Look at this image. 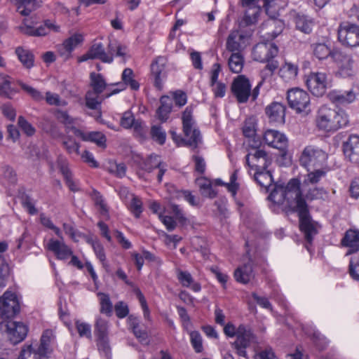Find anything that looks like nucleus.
<instances>
[{
    "label": "nucleus",
    "instance_id": "obj_1",
    "mask_svg": "<svg viewBox=\"0 0 359 359\" xmlns=\"http://www.w3.org/2000/svg\"><path fill=\"white\" fill-rule=\"evenodd\" d=\"M268 198L273 203L284 205L288 210L298 213L300 229L304 232L305 239L311 243L313 236L317 233V229L302 196L299 181L292 179L285 186L275 184Z\"/></svg>",
    "mask_w": 359,
    "mask_h": 359
},
{
    "label": "nucleus",
    "instance_id": "obj_2",
    "mask_svg": "<svg viewBox=\"0 0 359 359\" xmlns=\"http://www.w3.org/2000/svg\"><path fill=\"white\" fill-rule=\"evenodd\" d=\"M316 122L320 130L334 132L346 127L349 123V118L344 110L337 111L327 106H322L318 111Z\"/></svg>",
    "mask_w": 359,
    "mask_h": 359
},
{
    "label": "nucleus",
    "instance_id": "obj_3",
    "mask_svg": "<svg viewBox=\"0 0 359 359\" xmlns=\"http://www.w3.org/2000/svg\"><path fill=\"white\" fill-rule=\"evenodd\" d=\"M259 140H253L250 144L252 149L245 156L246 164L252 170H266L271 163L270 156L263 149L259 148Z\"/></svg>",
    "mask_w": 359,
    "mask_h": 359
},
{
    "label": "nucleus",
    "instance_id": "obj_4",
    "mask_svg": "<svg viewBox=\"0 0 359 359\" xmlns=\"http://www.w3.org/2000/svg\"><path fill=\"white\" fill-rule=\"evenodd\" d=\"M327 154L321 149L314 146H307L303 150L299 158L302 166L316 168L323 165L327 161Z\"/></svg>",
    "mask_w": 359,
    "mask_h": 359
},
{
    "label": "nucleus",
    "instance_id": "obj_5",
    "mask_svg": "<svg viewBox=\"0 0 359 359\" xmlns=\"http://www.w3.org/2000/svg\"><path fill=\"white\" fill-rule=\"evenodd\" d=\"M267 8L271 6L273 0H243V6L245 8V15L241 24L249 26L255 24L261 12L260 2Z\"/></svg>",
    "mask_w": 359,
    "mask_h": 359
},
{
    "label": "nucleus",
    "instance_id": "obj_6",
    "mask_svg": "<svg viewBox=\"0 0 359 359\" xmlns=\"http://www.w3.org/2000/svg\"><path fill=\"white\" fill-rule=\"evenodd\" d=\"M0 330L6 331L13 344L23 341L28 332V327L22 322L4 320L0 323Z\"/></svg>",
    "mask_w": 359,
    "mask_h": 359
},
{
    "label": "nucleus",
    "instance_id": "obj_7",
    "mask_svg": "<svg viewBox=\"0 0 359 359\" xmlns=\"http://www.w3.org/2000/svg\"><path fill=\"white\" fill-rule=\"evenodd\" d=\"M338 39L347 46H358L359 26L348 22L341 23L338 28Z\"/></svg>",
    "mask_w": 359,
    "mask_h": 359
},
{
    "label": "nucleus",
    "instance_id": "obj_8",
    "mask_svg": "<svg viewBox=\"0 0 359 359\" xmlns=\"http://www.w3.org/2000/svg\"><path fill=\"white\" fill-rule=\"evenodd\" d=\"M287 99L289 106L297 113L306 111L310 104L309 94L299 88L288 90Z\"/></svg>",
    "mask_w": 359,
    "mask_h": 359
},
{
    "label": "nucleus",
    "instance_id": "obj_9",
    "mask_svg": "<svg viewBox=\"0 0 359 359\" xmlns=\"http://www.w3.org/2000/svg\"><path fill=\"white\" fill-rule=\"evenodd\" d=\"M251 84L250 81L243 75L236 77L231 86L233 95L238 103H245L250 97Z\"/></svg>",
    "mask_w": 359,
    "mask_h": 359
},
{
    "label": "nucleus",
    "instance_id": "obj_10",
    "mask_svg": "<svg viewBox=\"0 0 359 359\" xmlns=\"http://www.w3.org/2000/svg\"><path fill=\"white\" fill-rule=\"evenodd\" d=\"M306 83L311 93L317 97L325 94L329 84L327 76L324 72H311Z\"/></svg>",
    "mask_w": 359,
    "mask_h": 359
},
{
    "label": "nucleus",
    "instance_id": "obj_11",
    "mask_svg": "<svg viewBox=\"0 0 359 359\" xmlns=\"http://www.w3.org/2000/svg\"><path fill=\"white\" fill-rule=\"evenodd\" d=\"M94 333L97 337L98 348L107 355L109 351L108 321L100 316L97 317L94 325Z\"/></svg>",
    "mask_w": 359,
    "mask_h": 359
},
{
    "label": "nucleus",
    "instance_id": "obj_12",
    "mask_svg": "<svg viewBox=\"0 0 359 359\" xmlns=\"http://www.w3.org/2000/svg\"><path fill=\"white\" fill-rule=\"evenodd\" d=\"M278 47L271 42L259 43L253 48L252 56L255 60L260 62H269L278 54Z\"/></svg>",
    "mask_w": 359,
    "mask_h": 359
},
{
    "label": "nucleus",
    "instance_id": "obj_13",
    "mask_svg": "<svg viewBox=\"0 0 359 359\" xmlns=\"http://www.w3.org/2000/svg\"><path fill=\"white\" fill-rule=\"evenodd\" d=\"M19 309L15 294L6 291L0 298V318H10L18 313Z\"/></svg>",
    "mask_w": 359,
    "mask_h": 359
},
{
    "label": "nucleus",
    "instance_id": "obj_14",
    "mask_svg": "<svg viewBox=\"0 0 359 359\" xmlns=\"http://www.w3.org/2000/svg\"><path fill=\"white\" fill-rule=\"evenodd\" d=\"M249 36L239 30H233L227 37L226 48L231 53H241L248 46Z\"/></svg>",
    "mask_w": 359,
    "mask_h": 359
},
{
    "label": "nucleus",
    "instance_id": "obj_15",
    "mask_svg": "<svg viewBox=\"0 0 359 359\" xmlns=\"http://www.w3.org/2000/svg\"><path fill=\"white\" fill-rule=\"evenodd\" d=\"M339 67V74L343 77L354 74L353 60L349 55L339 50L333 54V60Z\"/></svg>",
    "mask_w": 359,
    "mask_h": 359
},
{
    "label": "nucleus",
    "instance_id": "obj_16",
    "mask_svg": "<svg viewBox=\"0 0 359 359\" xmlns=\"http://www.w3.org/2000/svg\"><path fill=\"white\" fill-rule=\"evenodd\" d=\"M166 64L167 58L163 56L157 57L151 64V73L154 77V86L158 90L162 89L163 81L167 77Z\"/></svg>",
    "mask_w": 359,
    "mask_h": 359
},
{
    "label": "nucleus",
    "instance_id": "obj_17",
    "mask_svg": "<svg viewBox=\"0 0 359 359\" xmlns=\"http://www.w3.org/2000/svg\"><path fill=\"white\" fill-rule=\"evenodd\" d=\"M99 59L102 62L111 63L112 56L107 55L104 48L101 43H95L91 46L90 49L79 58V62H82L88 60Z\"/></svg>",
    "mask_w": 359,
    "mask_h": 359
},
{
    "label": "nucleus",
    "instance_id": "obj_18",
    "mask_svg": "<svg viewBox=\"0 0 359 359\" xmlns=\"http://www.w3.org/2000/svg\"><path fill=\"white\" fill-rule=\"evenodd\" d=\"M264 140L270 147L285 151L287 147V139L278 130H267L264 134Z\"/></svg>",
    "mask_w": 359,
    "mask_h": 359
},
{
    "label": "nucleus",
    "instance_id": "obj_19",
    "mask_svg": "<svg viewBox=\"0 0 359 359\" xmlns=\"http://www.w3.org/2000/svg\"><path fill=\"white\" fill-rule=\"evenodd\" d=\"M121 77L123 82L114 83V85L118 86V88H114L111 93H107L105 95V98H108L111 95L118 93L121 90H123L126 89L127 86H129L130 88L134 90L139 89L140 85L137 81L133 79V72L131 69H125L122 73Z\"/></svg>",
    "mask_w": 359,
    "mask_h": 359
},
{
    "label": "nucleus",
    "instance_id": "obj_20",
    "mask_svg": "<svg viewBox=\"0 0 359 359\" xmlns=\"http://www.w3.org/2000/svg\"><path fill=\"white\" fill-rule=\"evenodd\" d=\"M343 149L345 156L354 163H359V136L351 135L344 142Z\"/></svg>",
    "mask_w": 359,
    "mask_h": 359
},
{
    "label": "nucleus",
    "instance_id": "obj_21",
    "mask_svg": "<svg viewBox=\"0 0 359 359\" xmlns=\"http://www.w3.org/2000/svg\"><path fill=\"white\" fill-rule=\"evenodd\" d=\"M341 245L348 250L346 255L356 253L359 251V230L350 229L347 230L342 239Z\"/></svg>",
    "mask_w": 359,
    "mask_h": 359
},
{
    "label": "nucleus",
    "instance_id": "obj_22",
    "mask_svg": "<svg viewBox=\"0 0 359 359\" xmlns=\"http://www.w3.org/2000/svg\"><path fill=\"white\" fill-rule=\"evenodd\" d=\"M271 123L282 124L285 122V107L280 102H272L265 109Z\"/></svg>",
    "mask_w": 359,
    "mask_h": 359
},
{
    "label": "nucleus",
    "instance_id": "obj_23",
    "mask_svg": "<svg viewBox=\"0 0 359 359\" xmlns=\"http://www.w3.org/2000/svg\"><path fill=\"white\" fill-rule=\"evenodd\" d=\"M142 169L151 172L154 168H158L157 179L158 182L162 181L163 176L166 170L165 165H163L159 156L156 154L150 155L143 163Z\"/></svg>",
    "mask_w": 359,
    "mask_h": 359
},
{
    "label": "nucleus",
    "instance_id": "obj_24",
    "mask_svg": "<svg viewBox=\"0 0 359 359\" xmlns=\"http://www.w3.org/2000/svg\"><path fill=\"white\" fill-rule=\"evenodd\" d=\"M48 249L54 252L60 259H66L72 255V250L63 241L50 239L48 243Z\"/></svg>",
    "mask_w": 359,
    "mask_h": 359
},
{
    "label": "nucleus",
    "instance_id": "obj_25",
    "mask_svg": "<svg viewBox=\"0 0 359 359\" xmlns=\"http://www.w3.org/2000/svg\"><path fill=\"white\" fill-rule=\"evenodd\" d=\"M327 97L331 102L337 104H349L355 99V95L351 90L344 92L332 90L328 93Z\"/></svg>",
    "mask_w": 359,
    "mask_h": 359
},
{
    "label": "nucleus",
    "instance_id": "obj_26",
    "mask_svg": "<svg viewBox=\"0 0 359 359\" xmlns=\"http://www.w3.org/2000/svg\"><path fill=\"white\" fill-rule=\"evenodd\" d=\"M311 46L313 55L318 60H324L329 57L333 60V54L338 50V49H331L325 43H314Z\"/></svg>",
    "mask_w": 359,
    "mask_h": 359
},
{
    "label": "nucleus",
    "instance_id": "obj_27",
    "mask_svg": "<svg viewBox=\"0 0 359 359\" xmlns=\"http://www.w3.org/2000/svg\"><path fill=\"white\" fill-rule=\"evenodd\" d=\"M255 338L254 334L250 329H248L244 325H241L237 328L236 340L233 346H242L248 347Z\"/></svg>",
    "mask_w": 359,
    "mask_h": 359
},
{
    "label": "nucleus",
    "instance_id": "obj_28",
    "mask_svg": "<svg viewBox=\"0 0 359 359\" xmlns=\"http://www.w3.org/2000/svg\"><path fill=\"white\" fill-rule=\"evenodd\" d=\"M298 72L297 65L285 62L279 69V75L285 82L290 83L296 80Z\"/></svg>",
    "mask_w": 359,
    "mask_h": 359
},
{
    "label": "nucleus",
    "instance_id": "obj_29",
    "mask_svg": "<svg viewBox=\"0 0 359 359\" xmlns=\"http://www.w3.org/2000/svg\"><path fill=\"white\" fill-rule=\"evenodd\" d=\"M54 338L55 336L53 331L51 330H46L41 335L40 344H35L41 354L43 356H48V354L52 353L53 349L50 347V344Z\"/></svg>",
    "mask_w": 359,
    "mask_h": 359
},
{
    "label": "nucleus",
    "instance_id": "obj_30",
    "mask_svg": "<svg viewBox=\"0 0 359 359\" xmlns=\"http://www.w3.org/2000/svg\"><path fill=\"white\" fill-rule=\"evenodd\" d=\"M161 105L156 111L158 118L165 122L172 111V99L168 96H162L160 99Z\"/></svg>",
    "mask_w": 359,
    "mask_h": 359
},
{
    "label": "nucleus",
    "instance_id": "obj_31",
    "mask_svg": "<svg viewBox=\"0 0 359 359\" xmlns=\"http://www.w3.org/2000/svg\"><path fill=\"white\" fill-rule=\"evenodd\" d=\"M177 277L183 287H190L194 292H199L201 289V285L194 281L191 273L187 271L178 270Z\"/></svg>",
    "mask_w": 359,
    "mask_h": 359
},
{
    "label": "nucleus",
    "instance_id": "obj_32",
    "mask_svg": "<svg viewBox=\"0 0 359 359\" xmlns=\"http://www.w3.org/2000/svg\"><path fill=\"white\" fill-rule=\"evenodd\" d=\"M234 277L236 281L241 283H248L253 278L252 265L248 262L243 266L238 267L234 272Z\"/></svg>",
    "mask_w": 359,
    "mask_h": 359
},
{
    "label": "nucleus",
    "instance_id": "obj_33",
    "mask_svg": "<svg viewBox=\"0 0 359 359\" xmlns=\"http://www.w3.org/2000/svg\"><path fill=\"white\" fill-rule=\"evenodd\" d=\"M185 146H189L193 149H196L201 143V133L196 128V126H191L187 133H183Z\"/></svg>",
    "mask_w": 359,
    "mask_h": 359
},
{
    "label": "nucleus",
    "instance_id": "obj_34",
    "mask_svg": "<svg viewBox=\"0 0 359 359\" xmlns=\"http://www.w3.org/2000/svg\"><path fill=\"white\" fill-rule=\"evenodd\" d=\"M294 22L296 28L299 31L305 34L311 32L313 27V21L308 16L297 14L294 18Z\"/></svg>",
    "mask_w": 359,
    "mask_h": 359
},
{
    "label": "nucleus",
    "instance_id": "obj_35",
    "mask_svg": "<svg viewBox=\"0 0 359 359\" xmlns=\"http://www.w3.org/2000/svg\"><path fill=\"white\" fill-rule=\"evenodd\" d=\"M58 165L60 166V171L63 175L66 184L69 189L74 192L79 190L77 184L73 180L72 175L69 170L65 161H62L61 159L58 160Z\"/></svg>",
    "mask_w": 359,
    "mask_h": 359
},
{
    "label": "nucleus",
    "instance_id": "obj_36",
    "mask_svg": "<svg viewBox=\"0 0 359 359\" xmlns=\"http://www.w3.org/2000/svg\"><path fill=\"white\" fill-rule=\"evenodd\" d=\"M228 65L233 73H240L244 65V58L241 53H232L229 58Z\"/></svg>",
    "mask_w": 359,
    "mask_h": 359
},
{
    "label": "nucleus",
    "instance_id": "obj_37",
    "mask_svg": "<svg viewBox=\"0 0 359 359\" xmlns=\"http://www.w3.org/2000/svg\"><path fill=\"white\" fill-rule=\"evenodd\" d=\"M43 356L36 348V345L25 344L18 359H41Z\"/></svg>",
    "mask_w": 359,
    "mask_h": 359
},
{
    "label": "nucleus",
    "instance_id": "obj_38",
    "mask_svg": "<svg viewBox=\"0 0 359 359\" xmlns=\"http://www.w3.org/2000/svg\"><path fill=\"white\" fill-rule=\"evenodd\" d=\"M107 55L112 56V61L114 60V56L123 57L126 55V47L122 46L116 39H110L107 46Z\"/></svg>",
    "mask_w": 359,
    "mask_h": 359
},
{
    "label": "nucleus",
    "instance_id": "obj_39",
    "mask_svg": "<svg viewBox=\"0 0 359 359\" xmlns=\"http://www.w3.org/2000/svg\"><path fill=\"white\" fill-rule=\"evenodd\" d=\"M15 53L19 60L25 68L30 69L33 67L34 55L29 50L24 49L22 47H18L15 50Z\"/></svg>",
    "mask_w": 359,
    "mask_h": 359
},
{
    "label": "nucleus",
    "instance_id": "obj_40",
    "mask_svg": "<svg viewBox=\"0 0 359 359\" xmlns=\"http://www.w3.org/2000/svg\"><path fill=\"white\" fill-rule=\"evenodd\" d=\"M62 144L68 154L73 157H78L80 156V144L77 143L72 137H67L63 139Z\"/></svg>",
    "mask_w": 359,
    "mask_h": 359
},
{
    "label": "nucleus",
    "instance_id": "obj_41",
    "mask_svg": "<svg viewBox=\"0 0 359 359\" xmlns=\"http://www.w3.org/2000/svg\"><path fill=\"white\" fill-rule=\"evenodd\" d=\"M90 79L93 91L95 92V93H102L107 86L103 76L100 74L92 72L90 73Z\"/></svg>",
    "mask_w": 359,
    "mask_h": 359
},
{
    "label": "nucleus",
    "instance_id": "obj_42",
    "mask_svg": "<svg viewBox=\"0 0 359 359\" xmlns=\"http://www.w3.org/2000/svg\"><path fill=\"white\" fill-rule=\"evenodd\" d=\"M97 294L100 300V313H104L107 316H111L113 312V304L110 300L109 294L100 292Z\"/></svg>",
    "mask_w": 359,
    "mask_h": 359
},
{
    "label": "nucleus",
    "instance_id": "obj_43",
    "mask_svg": "<svg viewBox=\"0 0 359 359\" xmlns=\"http://www.w3.org/2000/svg\"><path fill=\"white\" fill-rule=\"evenodd\" d=\"M182 130L187 133L191 126H196V121L193 116V107L188 106L186 107L182 115Z\"/></svg>",
    "mask_w": 359,
    "mask_h": 359
},
{
    "label": "nucleus",
    "instance_id": "obj_44",
    "mask_svg": "<svg viewBox=\"0 0 359 359\" xmlns=\"http://www.w3.org/2000/svg\"><path fill=\"white\" fill-rule=\"evenodd\" d=\"M254 179L261 187L268 188L273 182L271 173L268 170H255Z\"/></svg>",
    "mask_w": 359,
    "mask_h": 359
},
{
    "label": "nucleus",
    "instance_id": "obj_45",
    "mask_svg": "<svg viewBox=\"0 0 359 359\" xmlns=\"http://www.w3.org/2000/svg\"><path fill=\"white\" fill-rule=\"evenodd\" d=\"M121 125L124 128H130L134 127L135 129L137 130L141 128L142 122L138 120H135L133 114L128 111L123 114V116L121 119Z\"/></svg>",
    "mask_w": 359,
    "mask_h": 359
},
{
    "label": "nucleus",
    "instance_id": "obj_46",
    "mask_svg": "<svg viewBox=\"0 0 359 359\" xmlns=\"http://www.w3.org/2000/svg\"><path fill=\"white\" fill-rule=\"evenodd\" d=\"M91 197L100 213L104 217H107L109 211L108 207L100 193L96 190H93L91 193Z\"/></svg>",
    "mask_w": 359,
    "mask_h": 359
},
{
    "label": "nucleus",
    "instance_id": "obj_47",
    "mask_svg": "<svg viewBox=\"0 0 359 359\" xmlns=\"http://www.w3.org/2000/svg\"><path fill=\"white\" fill-rule=\"evenodd\" d=\"M151 139L158 144L163 145L165 142L166 133L160 125H154L150 130Z\"/></svg>",
    "mask_w": 359,
    "mask_h": 359
},
{
    "label": "nucleus",
    "instance_id": "obj_48",
    "mask_svg": "<svg viewBox=\"0 0 359 359\" xmlns=\"http://www.w3.org/2000/svg\"><path fill=\"white\" fill-rule=\"evenodd\" d=\"M243 133L245 137L248 138H252L251 140H250L249 145L250 146V144H253V140H257L255 139V133H256V128H255V122L254 118H249L245 120L244 122V125L243 126Z\"/></svg>",
    "mask_w": 359,
    "mask_h": 359
},
{
    "label": "nucleus",
    "instance_id": "obj_49",
    "mask_svg": "<svg viewBox=\"0 0 359 359\" xmlns=\"http://www.w3.org/2000/svg\"><path fill=\"white\" fill-rule=\"evenodd\" d=\"M278 67V62L276 60H272L269 62L266 65L260 72L261 81L262 83L269 80L275 70Z\"/></svg>",
    "mask_w": 359,
    "mask_h": 359
},
{
    "label": "nucleus",
    "instance_id": "obj_50",
    "mask_svg": "<svg viewBox=\"0 0 359 359\" xmlns=\"http://www.w3.org/2000/svg\"><path fill=\"white\" fill-rule=\"evenodd\" d=\"M38 6L36 0H20L18 11L22 15H29Z\"/></svg>",
    "mask_w": 359,
    "mask_h": 359
},
{
    "label": "nucleus",
    "instance_id": "obj_51",
    "mask_svg": "<svg viewBox=\"0 0 359 359\" xmlns=\"http://www.w3.org/2000/svg\"><path fill=\"white\" fill-rule=\"evenodd\" d=\"M35 29V36H42L48 34L51 30L56 32H58L59 27L50 20H46L43 25L36 27Z\"/></svg>",
    "mask_w": 359,
    "mask_h": 359
},
{
    "label": "nucleus",
    "instance_id": "obj_52",
    "mask_svg": "<svg viewBox=\"0 0 359 359\" xmlns=\"http://www.w3.org/2000/svg\"><path fill=\"white\" fill-rule=\"evenodd\" d=\"M86 142H91L96 144L98 147L102 148L106 147L107 139L104 134L100 132L93 131L88 133V136Z\"/></svg>",
    "mask_w": 359,
    "mask_h": 359
},
{
    "label": "nucleus",
    "instance_id": "obj_53",
    "mask_svg": "<svg viewBox=\"0 0 359 359\" xmlns=\"http://www.w3.org/2000/svg\"><path fill=\"white\" fill-rule=\"evenodd\" d=\"M100 93L93 91H88L86 95V104L91 109H98L101 101L99 100Z\"/></svg>",
    "mask_w": 359,
    "mask_h": 359
},
{
    "label": "nucleus",
    "instance_id": "obj_54",
    "mask_svg": "<svg viewBox=\"0 0 359 359\" xmlns=\"http://www.w3.org/2000/svg\"><path fill=\"white\" fill-rule=\"evenodd\" d=\"M265 26L269 29L271 28H275V30H273L271 32H268L269 38H271V39L276 38L283 31V24L275 20H270L267 21L265 24Z\"/></svg>",
    "mask_w": 359,
    "mask_h": 359
},
{
    "label": "nucleus",
    "instance_id": "obj_55",
    "mask_svg": "<svg viewBox=\"0 0 359 359\" xmlns=\"http://www.w3.org/2000/svg\"><path fill=\"white\" fill-rule=\"evenodd\" d=\"M76 330L81 337H86L87 339H91V326L90 324L76 320Z\"/></svg>",
    "mask_w": 359,
    "mask_h": 359
},
{
    "label": "nucleus",
    "instance_id": "obj_56",
    "mask_svg": "<svg viewBox=\"0 0 359 359\" xmlns=\"http://www.w3.org/2000/svg\"><path fill=\"white\" fill-rule=\"evenodd\" d=\"M328 192L323 188L310 189L306 194V198L310 200L328 198Z\"/></svg>",
    "mask_w": 359,
    "mask_h": 359
},
{
    "label": "nucleus",
    "instance_id": "obj_57",
    "mask_svg": "<svg viewBox=\"0 0 359 359\" xmlns=\"http://www.w3.org/2000/svg\"><path fill=\"white\" fill-rule=\"evenodd\" d=\"M18 85L21 87V88L25 90L27 94H29L34 100L36 101H41L43 100V96L41 92L38 90L29 86V85L24 83L22 81L18 82Z\"/></svg>",
    "mask_w": 359,
    "mask_h": 359
},
{
    "label": "nucleus",
    "instance_id": "obj_58",
    "mask_svg": "<svg viewBox=\"0 0 359 359\" xmlns=\"http://www.w3.org/2000/svg\"><path fill=\"white\" fill-rule=\"evenodd\" d=\"M18 85L21 87V88L25 90L27 94H29L34 100L36 101H41L43 100V96L41 92L38 90L29 86V85L24 83L22 81L18 82Z\"/></svg>",
    "mask_w": 359,
    "mask_h": 359
},
{
    "label": "nucleus",
    "instance_id": "obj_59",
    "mask_svg": "<svg viewBox=\"0 0 359 359\" xmlns=\"http://www.w3.org/2000/svg\"><path fill=\"white\" fill-rule=\"evenodd\" d=\"M326 171L323 169H316L312 172H309L305 179V182L316 184L318 183L322 177H325Z\"/></svg>",
    "mask_w": 359,
    "mask_h": 359
},
{
    "label": "nucleus",
    "instance_id": "obj_60",
    "mask_svg": "<svg viewBox=\"0 0 359 359\" xmlns=\"http://www.w3.org/2000/svg\"><path fill=\"white\" fill-rule=\"evenodd\" d=\"M56 118L65 125L67 128H69L70 126L74 123V118H72L67 111L57 109L55 111Z\"/></svg>",
    "mask_w": 359,
    "mask_h": 359
},
{
    "label": "nucleus",
    "instance_id": "obj_61",
    "mask_svg": "<svg viewBox=\"0 0 359 359\" xmlns=\"http://www.w3.org/2000/svg\"><path fill=\"white\" fill-rule=\"evenodd\" d=\"M131 196L132 199L129 208L136 217H139L142 212V203L137 196L133 194H131Z\"/></svg>",
    "mask_w": 359,
    "mask_h": 359
},
{
    "label": "nucleus",
    "instance_id": "obj_62",
    "mask_svg": "<svg viewBox=\"0 0 359 359\" xmlns=\"http://www.w3.org/2000/svg\"><path fill=\"white\" fill-rule=\"evenodd\" d=\"M83 40V37L80 34H76L66 39L63 43L67 48L72 52V50Z\"/></svg>",
    "mask_w": 359,
    "mask_h": 359
},
{
    "label": "nucleus",
    "instance_id": "obj_63",
    "mask_svg": "<svg viewBox=\"0 0 359 359\" xmlns=\"http://www.w3.org/2000/svg\"><path fill=\"white\" fill-rule=\"evenodd\" d=\"M18 123L27 135L32 136L35 133V128L23 116L18 118Z\"/></svg>",
    "mask_w": 359,
    "mask_h": 359
},
{
    "label": "nucleus",
    "instance_id": "obj_64",
    "mask_svg": "<svg viewBox=\"0 0 359 359\" xmlns=\"http://www.w3.org/2000/svg\"><path fill=\"white\" fill-rule=\"evenodd\" d=\"M46 100L50 105L55 106H66L67 102L60 99V96L56 93L47 92L46 95Z\"/></svg>",
    "mask_w": 359,
    "mask_h": 359
}]
</instances>
